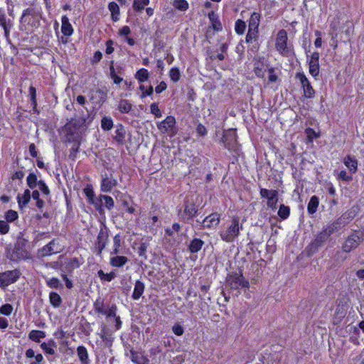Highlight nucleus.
Masks as SVG:
<instances>
[{
  "label": "nucleus",
  "mask_w": 364,
  "mask_h": 364,
  "mask_svg": "<svg viewBox=\"0 0 364 364\" xmlns=\"http://www.w3.org/2000/svg\"><path fill=\"white\" fill-rule=\"evenodd\" d=\"M260 18L261 16L259 13L253 12L249 20L248 28L258 30Z\"/></svg>",
  "instance_id": "7c9ffc66"
},
{
  "label": "nucleus",
  "mask_w": 364,
  "mask_h": 364,
  "mask_svg": "<svg viewBox=\"0 0 364 364\" xmlns=\"http://www.w3.org/2000/svg\"><path fill=\"white\" fill-rule=\"evenodd\" d=\"M5 218L7 222L11 223L18 218V213L13 210H9L6 213Z\"/></svg>",
  "instance_id": "052dcab7"
},
{
  "label": "nucleus",
  "mask_w": 364,
  "mask_h": 364,
  "mask_svg": "<svg viewBox=\"0 0 364 364\" xmlns=\"http://www.w3.org/2000/svg\"><path fill=\"white\" fill-rule=\"evenodd\" d=\"M117 306L113 304L108 309L104 310L105 313H101L102 315H105L107 317H116Z\"/></svg>",
  "instance_id": "13d9d810"
},
{
  "label": "nucleus",
  "mask_w": 364,
  "mask_h": 364,
  "mask_svg": "<svg viewBox=\"0 0 364 364\" xmlns=\"http://www.w3.org/2000/svg\"><path fill=\"white\" fill-rule=\"evenodd\" d=\"M132 108V105L127 100H120L118 104V110L121 113H129Z\"/></svg>",
  "instance_id": "c9c22d12"
},
{
  "label": "nucleus",
  "mask_w": 364,
  "mask_h": 364,
  "mask_svg": "<svg viewBox=\"0 0 364 364\" xmlns=\"http://www.w3.org/2000/svg\"><path fill=\"white\" fill-rule=\"evenodd\" d=\"M46 332L40 330H32L28 333V338L36 343H40L41 340L46 338Z\"/></svg>",
  "instance_id": "a878e982"
},
{
  "label": "nucleus",
  "mask_w": 364,
  "mask_h": 364,
  "mask_svg": "<svg viewBox=\"0 0 364 364\" xmlns=\"http://www.w3.org/2000/svg\"><path fill=\"white\" fill-rule=\"evenodd\" d=\"M47 285L52 289H58L62 287L60 280L58 278L52 277L46 281Z\"/></svg>",
  "instance_id": "6e6d98bb"
},
{
  "label": "nucleus",
  "mask_w": 364,
  "mask_h": 364,
  "mask_svg": "<svg viewBox=\"0 0 364 364\" xmlns=\"http://www.w3.org/2000/svg\"><path fill=\"white\" fill-rule=\"evenodd\" d=\"M21 30L32 31L40 26V16L38 12L33 9H25L21 17Z\"/></svg>",
  "instance_id": "f257e3e1"
},
{
  "label": "nucleus",
  "mask_w": 364,
  "mask_h": 364,
  "mask_svg": "<svg viewBox=\"0 0 364 364\" xmlns=\"http://www.w3.org/2000/svg\"><path fill=\"white\" fill-rule=\"evenodd\" d=\"M21 274L18 269L0 272V288L5 289L15 283L20 278Z\"/></svg>",
  "instance_id": "423d86ee"
},
{
  "label": "nucleus",
  "mask_w": 364,
  "mask_h": 364,
  "mask_svg": "<svg viewBox=\"0 0 364 364\" xmlns=\"http://www.w3.org/2000/svg\"><path fill=\"white\" fill-rule=\"evenodd\" d=\"M9 231V225L7 221L0 220V233L6 234Z\"/></svg>",
  "instance_id": "338daca9"
},
{
  "label": "nucleus",
  "mask_w": 364,
  "mask_h": 364,
  "mask_svg": "<svg viewBox=\"0 0 364 364\" xmlns=\"http://www.w3.org/2000/svg\"><path fill=\"white\" fill-rule=\"evenodd\" d=\"M278 201V192L273 193L272 196L267 199V206L272 210L277 208V203Z\"/></svg>",
  "instance_id": "864d4df0"
},
{
  "label": "nucleus",
  "mask_w": 364,
  "mask_h": 364,
  "mask_svg": "<svg viewBox=\"0 0 364 364\" xmlns=\"http://www.w3.org/2000/svg\"><path fill=\"white\" fill-rule=\"evenodd\" d=\"M67 265L68 268H69L70 269H73L79 267L80 263L77 258H72L69 260Z\"/></svg>",
  "instance_id": "774afa93"
},
{
  "label": "nucleus",
  "mask_w": 364,
  "mask_h": 364,
  "mask_svg": "<svg viewBox=\"0 0 364 364\" xmlns=\"http://www.w3.org/2000/svg\"><path fill=\"white\" fill-rule=\"evenodd\" d=\"M9 258L11 261L18 262L21 259H30L31 257L28 251L25 248V243L17 242Z\"/></svg>",
  "instance_id": "0eeeda50"
},
{
  "label": "nucleus",
  "mask_w": 364,
  "mask_h": 364,
  "mask_svg": "<svg viewBox=\"0 0 364 364\" xmlns=\"http://www.w3.org/2000/svg\"><path fill=\"white\" fill-rule=\"evenodd\" d=\"M149 77V71L145 68H141L139 70L136 71L135 74V78L139 82H144L146 81Z\"/></svg>",
  "instance_id": "4c0bfd02"
},
{
  "label": "nucleus",
  "mask_w": 364,
  "mask_h": 364,
  "mask_svg": "<svg viewBox=\"0 0 364 364\" xmlns=\"http://www.w3.org/2000/svg\"><path fill=\"white\" fill-rule=\"evenodd\" d=\"M360 212V208L358 205H353L350 209L346 211L343 215L348 220L351 221L355 218Z\"/></svg>",
  "instance_id": "473e14b6"
},
{
  "label": "nucleus",
  "mask_w": 364,
  "mask_h": 364,
  "mask_svg": "<svg viewBox=\"0 0 364 364\" xmlns=\"http://www.w3.org/2000/svg\"><path fill=\"white\" fill-rule=\"evenodd\" d=\"M267 68L268 66L260 59L256 60L254 63V72L258 77L263 78L265 76Z\"/></svg>",
  "instance_id": "6ab92c4d"
},
{
  "label": "nucleus",
  "mask_w": 364,
  "mask_h": 364,
  "mask_svg": "<svg viewBox=\"0 0 364 364\" xmlns=\"http://www.w3.org/2000/svg\"><path fill=\"white\" fill-rule=\"evenodd\" d=\"M343 164L348 168L351 173H355L358 170V161L357 159L350 155H348L343 159Z\"/></svg>",
  "instance_id": "aec40b11"
},
{
  "label": "nucleus",
  "mask_w": 364,
  "mask_h": 364,
  "mask_svg": "<svg viewBox=\"0 0 364 364\" xmlns=\"http://www.w3.org/2000/svg\"><path fill=\"white\" fill-rule=\"evenodd\" d=\"M296 78L300 81L304 91V96L306 98H313L315 95V91L310 82L304 73H297Z\"/></svg>",
  "instance_id": "9d476101"
},
{
  "label": "nucleus",
  "mask_w": 364,
  "mask_h": 364,
  "mask_svg": "<svg viewBox=\"0 0 364 364\" xmlns=\"http://www.w3.org/2000/svg\"><path fill=\"white\" fill-rule=\"evenodd\" d=\"M56 242L57 240L53 239L48 244L39 249L37 252L38 257H45L60 252L61 249Z\"/></svg>",
  "instance_id": "1a4fd4ad"
},
{
  "label": "nucleus",
  "mask_w": 364,
  "mask_h": 364,
  "mask_svg": "<svg viewBox=\"0 0 364 364\" xmlns=\"http://www.w3.org/2000/svg\"><path fill=\"white\" fill-rule=\"evenodd\" d=\"M26 182H27L28 186L30 188L33 189L34 188H36V186L38 185V182L37 180L36 175L34 173H31L27 176Z\"/></svg>",
  "instance_id": "de8ad7c7"
},
{
  "label": "nucleus",
  "mask_w": 364,
  "mask_h": 364,
  "mask_svg": "<svg viewBox=\"0 0 364 364\" xmlns=\"http://www.w3.org/2000/svg\"><path fill=\"white\" fill-rule=\"evenodd\" d=\"M41 348L46 355H54L56 353L57 343L53 339H49L41 344Z\"/></svg>",
  "instance_id": "f3484780"
},
{
  "label": "nucleus",
  "mask_w": 364,
  "mask_h": 364,
  "mask_svg": "<svg viewBox=\"0 0 364 364\" xmlns=\"http://www.w3.org/2000/svg\"><path fill=\"white\" fill-rule=\"evenodd\" d=\"M103 200H105V205L107 209L110 210L114 207V200L111 196L100 195L98 203L101 205Z\"/></svg>",
  "instance_id": "c03bdc74"
},
{
  "label": "nucleus",
  "mask_w": 364,
  "mask_h": 364,
  "mask_svg": "<svg viewBox=\"0 0 364 364\" xmlns=\"http://www.w3.org/2000/svg\"><path fill=\"white\" fill-rule=\"evenodd\" d=\"M147 247H148L147 244L143 242L140 245V246L138 248L139 255L145 259L147 258L146 255Z\"/></svg>",
  "instance_id": "e2e57ef3"
},
{
  "label": "nucleus",
  "mask_w": 364,
  "mask_h": 364,
  "mask_svg": "<svg viewBox=\"0 0 364 364\" xmlns=\"http://www.w3.org/2000/svg\"><path fill=\"white\" fill-rule=\"evenodd\" d=\"M115 134H116V135L114 136V139L117 142L122 144L124 141V139H125V136H126V130L122 124H119L117 127Z\"/></svg>",
  "instance_id": "f704fd0d"
},
{
  "label": "nucleus",
  "mask_w": 364,
  "mask_h": 364,
  "mask_svg": "<svg viewBox=\"0 0 364 364\" xmlns=\"http://www.w3.org/2000/svg\"><path fill=\"white\" fill-rule=\"evenodd\" d=\"M226 287L231 289L249 288V282L245 279L242 273L232 272L227 276Z\"/></svg>",
  "instance_id": "7ed1b4c3"
},
{
  "label": "nucleus",
  "mask_w": 364,
  "mask_h": 364,
  "mask_svg": "<svg viewBox=\"0 0 364 364\" xmlns=\"http://www.w3.org/2000/svg\"><path fill=\"white\" fill-rule=\"evenodd\" d=\"M78 358L82 364H88V353L85 347L78 346L77 348Z\"/></svg>",
  "instance_id": "72a5a7b5"
},
{
  "label": "nucleus",
  "mask_w": 364,
  "mask_h": 364,
  "mask_svg": "<svg viewBox=\"0 0 364 364\" xmlns=\"http://www.w3.org/2000/svg\"><path fill=\"white\" fill-rule=\"evenodd\" d=\"M128 261V258L125 256H115L110 258L109 263L112 267H121Z\"/></svg>",
  "instance_id": "c85d7f7f"
},
{
  "label": "nucleus",
  "mask_w": 364,
  "mask_h": 364,
  "mask_svg": "<svg viewBox=\"0 0 364 364\" xmlns=\"http://www.w3.org/2000/svg\"><path fill=\"white\" fill-rule=\"evenodd\" d=\"M109 70H110V77L113 80L115 84H119L123 80V79L122 77H119L116 74L115 70L113 66V62H112V63L109 66Z\"/></svg>",
  "instance_id": "5fc2aeb1"
},
{
  "label": "nucleus",
  "mask_w": 364,
  "mask_h": 364,
  "mask_svg": "<svg viewBox=\"0 0 364 364\" xmlns=\"http://www.w3.org/2000/svg\"><path fill=\"white\" fill-rule=\"evenodd\" d=\"M117 185V180L112 175L105 173L102 176L100 188L102 192H110L111 190Z\"/></svg>",
  "instance_id": "f8f14e48"
},
{
  "label": "nucleus",
  "mask_w": 364,
  "mask_h": 364,
  "mask_svg": "<svg viewBox=\"0 0 364 364\" xmlns=\"http://www.w3.org/2000/svg\"><path fill=\"white\" fill-rule=\"evenodd\" d=\"M93 306H94V309L96 313H97L99 314H101V313H105L104 310H105V304H104L103 300H102L100 299H97L95 301Z\"/></svg>",
  "instance_id": "603ef678"
},
{
  "label": "nucleus",
  "mask_w": 364,
  "mask_h": 364,
  "mask_svg": "<svg viewBox=\"0 0 364 364\" xmlns=\"http://www.w3.org/2000/svg\"><path fill=\"white\" fill-rule=\"evenodd\" d=\"M242 229V225H240V218L234 216L230 223L225 230L219 232L220 238L226 242H232L237 237L240 230Z\"/></svg>",
  "instance_id": "f03ea898"
},
{
  "label": "nucleus",
  "mask_w": 364,
  "mask_h": 364,
  "mask_svg": "<svg viewBox=\"0 0 364 364\" xmlns=\"http://www.w3.org/2000/svg\"><path fill=\"white\" fill-rule=\"evenodd\" d=\"M176 119L173 116H167L166 119L156 124L157 128L162 134L172 136L176 134Z\"/></svg>",
  "instance_id": "39448f33"
},
{
  "label": "nucleus",
  "mask_w": 364,
  "mask_h": 364,
  "mask_svg": "<svg viewBox=\"0 0 364 364\" xmlns=\"http://www.w3.org/2000/svg\"><path fill=\"white\" fill-rule=\"evenodd\" d=\"M287 33L284 29L279 31L276 38L275 47L282 55H286L289 52L287 46Z\"/></svg>",
  "instance_id": "6e6552de"
},
{
  "label": "nucleus",
  "mask_w": 364,
  "mask_h": 364,
  "mask_svg": "<svg viewBox=\"0 0 364 364\" xmlns=\"http://www.w3.org/2000/svg\"><path fill=\"white\" fill-rule=\"evenodd\" d=\"M98 97L100 98L98 104H102L105 102V95L102 91L100 90H97L93 91L92 95L90 97V100H94V98Z\"/></svg>",
  "instance_id": "4d7b16f0"
},
{
  "label": "nucleus",
  "mask_w": 364,
  "mask_h": 364,
  "mask_svg": "<svg viewBox=\"0 0 364 364\" xmlns=\"http://www.w3.org/2000/svg\"><path fill=\"white\" fill-rule=\"evenodd\" d=\"M204 245V242L198 238L193 239L188 247V249L191 253H196L200 251Z\"/></svg>",
  "instance_id": "2f4dec72"
},
{
  "label": "nucleus",
  "mask_w": 364,
  "mask_h": 364,
  "mask_svg": "<svg viewBox=\"0 0 364 364\" xmlns=\"http://www.w3.org/2000/svg\"><path fill=\"white\" fill-rule=\"evenodd\" d=\"M49 301L50 304L55 308L59 307L62 303V299L60 296L56 292L50 293Z\"/></svg>",
  "instance_id": "ea45409f"
},
{
  "label": "nucleus",
  "mask_w": 364,
  "mask_h": 364,
  "mask_svg": "<svg viewBox=\"0 0 364 364\" xmlns=\"http://www.w3.org/2000/svg\"><path fill=\"white\" fill-rule=\"evenodd\" d=\"M198 208L194 203H189L186 201L184 205V211L181 215V218L185 221H188L193 219L197 214Z\"/></svg>",
  "instance_id": "2eb2a0df"
},
{
  "label": "nucleus",
  "mask_w": 364,
  "mask_h": 364,
  "mask_svg": "<svg viewBox=\"0 0 364 364\" xmlns=\"http://www.w3.org/2000/svg\"><path fill=\"white\" fill-rule=\"evenodd\" d=\"M221 142L224 146L230 150L235 148L236 144V134L232 130L224 132L221 139Z\"/></svg>",
  "instance_id": "ddd939ff"
},
{
  "label": "nucleus",
  "mask_w": 364,
  "mask_h": 364,
  "mask_svg": "<svg viewBox=\"0 0 364 364\" xmlns=\"http://www.w3.org/2000/svg\"><path fill=\"white\" fill-rule=\"evenodd\" d=\"M245 29H246L245 22L240 19L237 20L235 22V32L239 35H242L245 33Z\"/></svg>",
  "instance_id": "8fccbe9b"
},
{
  "label": "nucleus",
  "mask_w": 364,
  "mask_h": 364,
  "mask_svg": "<svg viewBox=\"0 0 364 364\" xmlns=\"http://www.w3.org/2000/svg\"><path fill=\"white\" fill-rule=\"evenodd\" d=\"M348 223L349 221L347 220V219L342 215L333 223L328 225V226L333 232H338L341 228H344Z\"/></svg>",
  "instance_id": "412c9836"
},
{
  "label": "nucleus",
  "mask_w": 364,
  "mask_h": 364,
  "mask_svg": "<svg viewBox=\"0 0 364 364\" xmlns=\"http://www.w3.org/2000/svg\"><path fill=\"white\" fill-rule=\"evenodd\" d=\"M318 204V198L316 196H311L307 205L308 213L311 215L314 214L317 211Z\"/></svg>",
  "instance_id": "c756f323"
},
{
  "label": "nucleus",
  "mask_w": 364,
  "mask_h": 364,
  "mask_svg": "<svg viewBox=\"0 0 364 364\" xmlns=\"http://www.w3.org/2000/svg\"><path fill=\"white\" fill-rule=\"evenodd\" d=\"M258 38V30L253 28H249L247 34L246 36V41L247 43H252L253 41H257Z\"/></svg>",
  "instance_id": "49530a36"
},
{
  "label": "nucleus",
  "mask_w": 364,
  "mask_h": 364,
  "mask_svg": "<svg viewBox=\"0 0 364 364\" xmlns=\"http://www.w3.org/2000/svg\"><path fill=\"white\" fill-rule=\"evenodd\" d=\"M173 6L175 9L183 11L188 9V3L186 0H173Z\"/></svg>",
  "instance_id": "a18cd8bd"
},
{
  "label": "nucleus",
  "mask_w": 364,
  "mask_h": 364,
  "mask_svg": "<svg viewBox=\"0 0 364 364\" xmlns=\"http://www.w3.org/2000/svg\"><path fill=\"white\" fill-rule=\"evenodd\" d=\"M220 221V215L218 213H213L205 218L202 222L203 228L208 229L215 228Z\"/></svg>",
  "instance_id": "4468645a"
},
{
  "label": "nucleus",
  "mask_w": 364,
  "mask_h": 364,
  "mask_svg": "<svg viewBox=\"0 0 364 364\" xmlns=\"http://www.w3.org/2000/svg\"><path fill=\"white\" fill-rule=\"evenodd\" d=\"M84 193L87 198L88 202L95 206L96 209L99 210L101 208L100 203L95 198V193L90 186H87L84 189Z\"/></svg>",
  "instance_id": "5701e85b"
},
{
  "label": "nucleus",
  "mask_w": 364,
  "mask_h": 364,
  "mask_svg": "<svg viewBox=\"0 0 364 364\" xmlns=\"http://www.w3.org/2000/svg\"><path fill=\"white\" fill-rule=\"evenodd\" d=\"M97 275L102 281L111 282L116 277V274L114 272L109 273H105L102 269L97 272Z\"/></svg>",
  "instance_id": "37998d69"
},
{
  "label": "nucleus",
  "mask_w": 364,
  "mask_h": 364,
  "mask_svg": "<svg viewBox=\"0 0 364 364\" xmlns=\"http://www.w3.org/2000/svg\"><path fill=\"white\" fill-rule=\"evenodd\" d=\"M101 127L104 131H109L113 127V120L110 117H104L101 120Z\"/></svg>",
  "instance_id": "79ce46f5"
},
{
  "label": "nucleus",
  "mask_w": 364,
  "mask_h": 364,
  "mask_svg": "<svg viewBox=\"0 0 364 364\" xmlns=\"http://www.w3.org/2000/svg\"><path fill=\"white\" fill-rule=\"evenodd\" d=\"M208 18L211 22V26H210V28H213L216 31L222 30V24L218 21V16L213 11H211L208 14Z\"/></svg>",
  "instance_id": "bb28decb"
},
{
  "label": "nucleus",
  "mask_w": 364,
  "mask_h": 364,
  "mask_svg": "<svg viewBox=\"0 0 364 364\" xmlns=\"http://www.w3.org/2000/svg\"><path fill=\"white\" fill-rule=\"evenodd\" d=\"M38 186L43 194L46 196L50 195V190L43 181H39L38 182Z\"/></svg>",
  "instance_id": "680f3d73"
},
{
  "label": "nucleus",
  "mask_w": 364,
  "mask_h": 364,
  "mask_svg": "<svg viewBox=\"0 0 364 364\" xmlns=\"http://www.w3.org/2000/svg\"><path fill=\"white\" fill-rule=\"evenodd\" d=\"M29 96L34 112L38 113L37 109V100H36V90L34 87L31 86L29 87Z\"/></svg>",
  "instance_id": "a19ab883"
},
{
  "label": "nucleus",
  "mask_w": 364,
  "mask_h": 364,
  "mask_svg": "<svg viewBox=\"0 0 364 364\" xmlns=\"http://www.w3.org/2000/svg\"><path fill=\"white\" fill-rule=\"evenodd\" d=\"M108 240V233L106 230L102 229L100 230L96 242V247L98 249L99 253L100 254L102 250L105 247Z\"/></svg>",
  "instance_id": "a211bd4d"
},
{
  "label": "nucleus",
  "mask_w": 364,
  "mask_h": 364,
  "mask_svg": "<svg viewBox=\"0 0 364 364\" xmlns=\"http://www.w3.org/2000/svg\"><path fill=\"white\" fill-rule=\"evenodd\" d=\"M151 113L154 114L156 117H161V112L159 108V106L156 103H152L150 106Z\"/></svg>",
  "instance_id": "69168bd1"
},
{
  "label": "nucleus",
  "mask_w": 364,
  "mask_h": 364,
  "mask_svg": "<svg viewBox=\"0 0 364 364\" xmlns=\"http://www.w3.org/2000/svg\"><path fill=\"white\" fill-rule=\"evenodd\" d=\"M62 26L61 31L66 36H70L73 33L72 25L69 22V19L66 16H63L61 19Z\"/></svg>",
  "instance_id": "4be33fe9"
},
{
  "label": "nucleus",
  "mask_w": 364,
  "mask_h": 364,
  "mask_svg": "<svg viewBox=\"0 0 364 364\" xmlns=\"http://www.w3.org/2000/svg\"><path fill=\"white\" fill-rule=\"evenodd\" d=\"M290 214V208L289 206H286L284 205H281L279 210L278 215L283 220L287 219Z\"/></svg>",
  "instance_id": "09e8293b"
},
{
  "label": "nucleus",
  "mask_w": 364,
  "mask_h": 364,
  "mask_svg": "<svg viewBox=\"0 0 364 364\" xmlns=\"http://www.w3.org/2000/svg\"><path fill=\"white\" fill-rule=\"evenodd\" d=\"M309 73L314 77H316L319 73V53L314 52L311 54V59L309 61Z\"/></svg>",
  "instance_id": "dca6fc26"
},
{
  "label": "nucleus",
  "mask_w": 364,
  "mask_h": 364,
  "mask_svg": "<svg viewBox=\"0 0 364 364\" xmlns=\"http://www.w3.org/2000/svg\"><path fill=\"white\" fill-rule=\"evenodd\" d=\"M149 0H134L132 8L136 12H141L149 4Z\"/></svg>",
  "instance_id": "58836bf2"
},
{
  "label": "nucleus",
  "mask_w": 364,
  "mask_h": 364,
  "mask_svg": "<svg viewBox=\"0 0 364 364\" xmlns=\"http://www.w3.org/2000/svg\"><path fill=\"white\" fill-rule=\"evenodd\" d=\"M169 77L173 82H178L181 78V73L179 69L178 68H171L169 71Z\"/></svg>",
  "instance_id": "3c124183"
},
{
  "label": "nucleus",
  "mask_w": 364,
  "mask_h": 364,
  "mask_svg": "<svg viewBox=\"0 0 364 364\" xmlns=\"http://www.w3.org/2000/svg\"><path fill=\"white\" fill-rule=\"evenodd\" d=\"M108 9L111 12L112 20L114 21H118L119 15V7L118 4L114 1H112L109 4Z\"/></svg>",
  "instance_id": "e433bc0d"
},
{
  "label": "nucleus",
  "mask_w": 364,
  "mask_h": 364,
  "mask_svg": "<svg viewBox=\"0 0 364 364\" xmlns=\"http://www.w3.org/2000/svg\"><path fill=\"white\" fill-rule=\"evenodd\" d=\"M31 200V191L28 189H26L23 195L18 194L17 196L18 204L20 208L26 206Z\"/></svg>",
  "instance_id": "393cba45"
},
{
  "label": "nucleus",
  "mask_w": 364,
  "mask_h": 364,
  "mask_svg": "<svg viewBox=\"0 0 364 364\" xmlns=\"http://www.w3.org/2000/svg\"><path fill=\"white\" fill-rule=\"evenodd\" d=\"M334 233L331 229L327 225L321 232H320L315 237L311 243V245L315 247H318L329 238V237Z\"/></svg>",
  "instance_id": "9b49d317"
},
{
  "label": "nucleus",
  "mask_w": 364,
  "mask_h": 364,
  "mask_svg": "<svg viewBox=\"0 0 364 364\" xmlns=\"http://www.w3.org/2000/svg\"><path fill=\"white\" fill-rule=\"evenodd\" d=\"M273 193H277L276 190H268L266 188H262L260 190V196L262 198H266L267 199L272 196Z\"/></svg>",
  "instance_id": "0e129e2a"
},
{
  "label": "nucleus",
  "mask_w": 364,
  "mask_h": 364,
  "mask_svg": "<svg viewBox=\"0 0 364 364\" xmlns=\"http://www.w3.org/2000/svg\"><path fill=\"white\" fill-rule=\"evenodd\" d=\"M13 311V306L9 304H6L0 307V314L5 316H10Z\"/></svg>",
  "instance_id": "bf43d9fd"
},
{
  "label": "nucleus",
  "mask_w": 364,
  "mask_h": 364,
  "mask_svg": "<svg viewBox=\"0 0 364 364\" xmlns=\"http://www.w3.org/2000/svg\"><path fill=\"white\" fill-rule=\"evenodd\" d=\"M363 233L359 231H354L348 235L342 244L341 249L346 253H349L355 250L363 242Z\"/></svg>",
  "instance_id": "20e7f679"
},
{
  "label": "nucleus",
  "mask_w": 364,
  "mask_h": 364,
  "mask_svg": "<svg viewBox=\"0 0 364 364\" xmlns=\"http://www.w3.org/2000/svg\"><path fill=\"white\" fill-rule=\"evenodd\" d=\"M132 360L136 364H149V360L143 354L138 352L131 351Z\"/></svg>",
  "instance_id": "cd10ccee"
},
{
  "label": "nucleus",
  "mask_w": 364,
  "mask_h": 364,
  "mask_svg": "<svg viewBox=\"0 0 364 364\" xmlns=\"http://www.w3.org/2000/svg\"><path fill=\"white\" fill-rule=\"evenodd\" d=\"M144 289V284L142 282L137 280L134 285V291L132 296V299L134 300H138L143 294Z\"/></svg>",
  "instance_id": "b1692460"
}]
</instances>
